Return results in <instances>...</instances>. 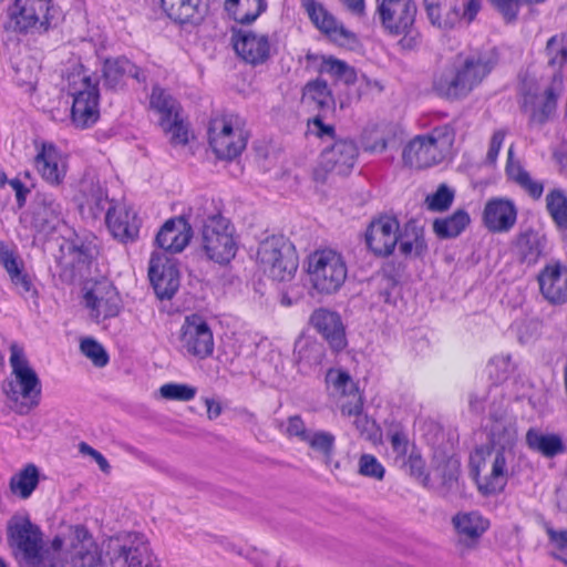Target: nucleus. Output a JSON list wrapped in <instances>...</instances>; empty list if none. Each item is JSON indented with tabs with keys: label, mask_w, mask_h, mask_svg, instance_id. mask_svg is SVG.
<instances>
[{
	"label": "nucleus",
	"mask_w": 567,
	"mask_h": 567,
	"mask_svg": "<svg viewBox=\"0 0 567 567\" xmlns=\"http://www.w3.org/2000/svg\"><path fill=\"white\" fill-rule=\"evenodd\" d=\"M193 237L190 225L184 218L167 220L156 236L157 245L165 251L181 252Z\"/></svg>",
	"instance_id": "nucleus-31"
},
{
	"label": "nucleus",
	"mask_w": 567,
	"mask_h": 567,
	"mask_svg": "<svg viewBox=\"0 0 567 567\" xmlns=\"http://www.w3.org/2000/svg\"><path fill=\"white\" fill-rule=\"evenodd\" d=\"M388 147H391V140L380 137V133L373 141L368 138L364 144V150L371 153H382Z\"/></svg>",
	"instance_id": "nucleus-62"
},
{
	"label": "nucleus",
	"mask_w": 567,
	"mask_h": 567,
	"mask_svg": "<svg viewBox=\"0 0 567 567\" xmlns=\"http://www.w3.org/2000/svg\"><path fill=\"white\" fill-rule=\"evenodd\" d=\"M225 10L241 24H250L267 10L266 0H225Z\"/></svg>",
	"instance_id": "nucleus-34"
},
{
	"label": "nucleus",
	"mask_w": 567,
	"mask_h": 567,
	"mask_svg": "<svg viewBox=\"0 0 567 567\" xmlns=\"http://www.w3.org/2000/svg\"><path fill=\"white\" fill-rule=\"evenodd\" d=\"M161 3L167 17L179 24L198 25L208 11L203 0H161Z\"/></svg>",
	"instance_id": "nucleus-30"
},
{
	"label": "nucleus",
	"mask_w": 567,
	"mask_h": 567,
	"mask_svg": "<svg viewBox=\"0 0 567 567\" xmlns=\"http://www.w3.org/2000/svg\"><path fill=\"white\" fill-rule=\"evenodd\" d=\"M403 37L399 41V45L403 50H413L420 43L419 34L413 31V27L408 31L402 33Z\"/></svg>",
	"instance_id": "nucleus-64"
},
{
	"label": "nucleus",
	"mask_w": 567,
	"mask_h": 567,
	"mask_svg": "<svg viewBox=\"0 0 567 567\" xmlns=\"http://www.w3.org/2000/svg\"><path fill=\"white\" fill-rule=\"evenodd\" d=\"M158 392L164 400L188 402L195 398L197 389L183 383H165Z\"/></svg>",
	"instance_id": "nucleus-52"
},
{
	"label": "nucleus",
	"mask_w": 567,
	"mask_h": 567,
	"mask_svg": "<svg viewBox=\"0 0 567 567\" xmlns=\"http://www.w3.org/2000/svg\"><path fill=\"white\" fill-rule=\"evenodd\" d=\"M431 22L443 29H450L461 20L463 0H424Z\"/></svg>",
	"instance_id": "nucleus-33"
},
{
	"label": "nucleus",
	"mask_w": 567,
	"mask_h": 567,
	"mask_svg": "<svg viewBox=\"0 0 567 567\" xmlns=\"http://www.w3.org/2000/svg\"><path fill=\"white\" fill-rule=\"evenodd\" d=\"M547 535L548 555L567 567V528L556 529L551 525H545Z\"/></svg>",
	"instance_id": "nucleus-46"
},
{
	"label": "nucleus",
	"mask_w": 567,
	"mask_h": 567,
	"mask_svg": "<svg viewBox=\"0 0 567 567\" xmlns=\"http://www.w3.org/2000/svg\"><path fill=\"white\" fill-rule=\"evenodd\" d=\"M231 43L236 53L252 65L265 63L271 55V43L267 34L233 30Z\"/></svg>",
	"instance_id": "nucleus-22"
},
{
	"label": "nucleus",
	"mask_w": 567,
	"mask_h": 567,
	"mask_svg": "<svg viewBox=\"0 0 567 567\" xmlns=\"http://www.w3.org/2000/svg\"><path fill=\"white\" fill-rule=\"evenodd\" d=\"M517 210L513 202L505 198L489 199L483 212V221L493 233L508 231L516 223Z\"/></svg>",
	"instance_id": "nucleus-29"
},
{
	"label": "nucleus",
	"mask_w": 567,
	"mask_h": 567,
	"mask_svg": "<svg viewBox=\"0 0 567 567\" xmlns=\"http://www.w3.org/2000/svg\"><path fill=\"white\" fill-rule=\"evenodd\" d=\"M99 561L92 537L84 528L75 527L53 539L45 549L44 567H97Z\"/></svg>",
	"instance_id": "nucleus-3"
},
{
	"label": "nucleus",
	"mask_w": 567,
	"mask_h": 567,
	"mask_svg": "<svg viewBox=\"0 0 567 567\" xmlns=\"http://www.w3.org/2000/svg\"><path fill=\"white\" fill-rule=\"evenodd\" d=\"M301 6L315 27L332 42L349 49L358 44L355 33L346 29L322 3L316 0H301Z\"/></svg>",
	"instance_id": "nucleus-16"
},
{
	"label": "nucleus",
	"mask_w": 567,
	"mask_h": 567,
	"mask_svg": "<svg viewBox=\"0 0 567 567\" xmlns=\"http://www.w3.org/2000/svg\"><path fill=\"white\" fill-rule=\"evenodd\" d=\"M399 250L405 257L416 258L426 251V243L424 239V230L413 223L404 226L402 233L399 231Z\"/></svg>",
	"instance_id": "nucleus-36"
},
{
	"label": "nucleus",
	"mask_w": 567,
	"mask_h": 567,
	"mask_svg": "<svg viewBox=\"0 0 567 567\" xmlns=\"http://www.w3.org/2000/svg\"><path fill=\"white\" fill-rule=\"evenodd\" d=\"M79 451L81 454L92 457L104 474H110L111 466L107 460L99 451L84 442L79 444Z\"/></svg>",
	"instance_id": "nucleus-57"
},
{
	"label": "nucleus",
	"mask_w": 567,
	"mask_h": 567,
	"mask_svg": "<svg viewBox=\"0 0 567 567\" xmlns=\"http://www.w3.org/2000/svg\"><path fill=\"white\" fill-rule=\"evenodd\" d=\"M509 451L504 447L482 446L470 458V467L477 491L484 496L502 493L509 477Z\"/></svg>",
	"instance_id": "nucleus-6"
},
{
	"label": "nucleus",
	"mask_w": 567,
	"mask_h": 567,
	"mask_svg": "<svg viewBox=\"0 0 567 567\" xmlns=\"http://www.w3.org/2000/svg\"><path fill=\"white\" fill-rule=\"evenodd\" d=\"M303 270L310 289L321 296L338 292L348 276L344 257L332 248H320L310 252L303 261Z\"/></svg>",
	"instance_id": "nucleus-4"
},
{
	"label": "nucleus",
	"mask_w": 567,
	"mask_h": 567,
	"mask_svg": "<svg viewBox=\"0 0 567 567\" xmlns=\"http://www.w3.org/2000/svg\"><path fill=\"white\" fill-rule=\"evenodd\" d=\"M453 197V192L447 186L441 185L435 193L426 196L425 203L431 210H444L451 206Z\"/></svg>",
	"instance_id": "nucleus-54"
},
{
	"label": "nucleus",
	"mask_w": 567,
	"mask_h": 567,
	"mask_svg": "<svg viewBox=\"0 0 567 567\" xmlns=\"http://www.w3.org/2000/svg\"><path fill=\"white\" fill-rule=\"evenodd\" d=\"M311 327L329 343L331 349L340 351L346 348L344 326L340 316L326 308L316 309L309 319Z\"/></svg>",
	"instance_id": "nucleus-25"
},
{
	"label": "nucleus",
	"mask_w": 567,
	"mask_h": 567,
	"mask_svg": "<svg viewBox=\"0 0 567 567\" xmlns=\"http://www.w3.org/2000/svg\"><path fill=\"white\" fill-rule=\"evenodd\" d=\"M156 110L159 125L173 146H186L194 138L188 122L178 109Z\"/></svg>",
	"instance_id": "nucleus-32"
},
{
	"label": "nucleus",
	"mask_w": 567,
	"mask_h": 567,
	"mask_svg": "<svg viewBox=\"0 0 567 567\" xmlns=\"http://www.w3.org/2000/svg\"><path fill=\"white\" fill-rule=\"evenodd\" d=\"M330 398L339 406L342 415L357 414L363 408L359 388L351 375L341 369H330L326 374Z\"/></svg>",
	"instance_id": "nucleus-15"
},
{
	"label": "nucleus",
	"mask_w": 567,
	"mask_h": 567,
	"mask_svg": "<svg viewBox=\"0 0 567 567\" xmlns=\"http://www.w3.org/2000/svg\"><path fill=\"white\" fill-rule=\"evenodd\" d=\"M542 295L550 303H563L567 300V266L554 262L544 267L538 275Z\"/></svg>",
	"instance_id": "nucleus-28"
},
{
	"label": "nucleus",
	"mask_w": 567,
	"mask_h": 567,
	"mask_svg": "<svg viewBox=\"0 0 567 567\" xmlns=\"http://www.w3.org/2000/svg\"><path fill=\"white\" fill-rule=\"evenodd\" d=\"M54 0H14L8 8V30L27 33L39 25L44 31L51 28L59 19L60 11L53 4Z\"/></svg>",
	"instance_id": "nucleus-9"
},
{
	"label": "nucleus",
	"mask_w": 567,
	"mask_h": 567,
	"mask_svg": "<svg viewBox=\"0 0 567 567\" xmlns=\"http://www.w3.org/2000/svg\"><path fill=\"white\" fill-rule=\"evenodd\" d=\"M287 432L291 436H296L301 441H306L309 433L303 421L299 416H291L288 420Z\"/></svg>",
	"instance_id": "nucleus-59"
},
{
	"label": "nucleus",
	"mask_w": 567,
	"mask_h": 567,
	"mask_svg": "<svg viewBox=\"0 0 567 567\" xmlns=\"http://www.w3.org/2000/svg\"><path fill=\"white\" fill-rule=\"evenodd\" d=\"M307 134L319 138L332 137L334 134V125L328 121L323 114H318L308 120Z\"/></svg>",
	"instance_id": "nucleus-55"
},
{
	"label": "nucleus",
	"mask_w": 567,
	"mask_h": 567,
	"mask_svg": "<svg viewBox=\"0 0 567 567\" xmlns=\"http://www.w3.org/2000/svg\"><path fill=\"white\" fill-rule=\"evenodd\" d=\"M200 250L218 265H227L236 256L237 243L230 221L221 216L210 217L203 227Z\"/></svg>",
	"instance_id": "nucleus-10"
},
{
	"label": "nucleus",
	"mask_w": 567,
	"mask_h": 567,
	"mask_svg": "<svg viewBox=\"0 0 567 567\" xmlns=\"http://www.w3.org/2000/svg\"><path fill=\"white\" fill-rule=\"evenodd\" d=\"M546 208L557 227H567V197L560 190L547 194Z\"/></svg>",
	"instance_id": "nucleus-49"
},
{
	"label": "nucleus",
	"mask_w": 567,
	"mask_h": 567,
	"mask_svg": "<svg viewBox=\"0 0 567 567\" xmlns=\"http://www.w3.org/2000/svg\"><path fill=\"white\" fill-rule=\"evenodd\" d=\"M497 64L493 50L460 54L454 71L443 72L434 81L435 92L447 99L468 94L492 72Z\"/></svg>",
	"instance_id": "nucleus-1"
},
{
	"label": "nucleus",
	"mask_w": 567,
	"mask_h": 567,
	"mask_svg": "<svg viewBox=\"0 0 567 567\" xmlns=\"http://www.w3.org/2000/svg\"><path fill=\"white\" fill-rule=\"evenodd\" d=\"M358 156V148L351 141L341 140L322 151L315 175L323 179L324 175H348L354 166Z\"/></svg>",
	"instance_id": "nucleus-19"
},
{
	"label": "nucleus",
	"mask_w": 567,
	"mask_h": 567,
	"mask_svg": "<svg viewBox=\"0 0 567 567\" xmlns=\"http://www.w3.org/2000/svg\"><path fill=\"white\" fill-rule=\"evenodd\" d=\"M504 132L498 131L495 132L491 138L489 147L487 152V161L489 163H494L496 161V157L499 153V150L502 147L503 141H504Z\"/></svg>",
	"instance_id": "nucleus-61"
},
{
	"label": "nucleus",
	"mask_w": 567,
	"mask_h": 567,
	"mask_svg": "<svg viewBox=\"0 0 567 567\" xmlns=\"http://www.w3.org/2000/svg\"><path fill=\"white\" fill-rule=\"evenodd\" d=\"M527 445L546 457H554L565 452V444L557 434H545L538 430H529L526 434Z\"/></svg>",
	"instance_id": "nucleus-41"
},
{
	"label": "nucleus",
	"mask_w": 567,
	"mask_h": 567,
	"mask_svg": "<svg viewBox=\"0 0 567 567\" xmlns=\"http://www.w3.org/2000/svg\"><path fill=\"white\" fill-rule=\"evenodd\" d=\"M0 264L4 267L11 282L20 292L25 293L32 289V282L29 275L24 271L23 261L13 250L1 249Z\"/></svg>",
	"instance_id": "nucleus-35"
},
{
	"label": "nucleus",
	"mask_w": 567,
	"mask_h": 567,
	"mask_svg": "<svg viewBox=\"0 0 567 567\" xmlns=\"http://www.w3.org/2000/svg\"><path fill=\"white\" fill-rule=\"evenodd\" d=\"M133 70V63L126 58H116L113 60H106L103 66V78L105 84L111 89L118 87L125 76H127V71Z\"/></svg>",
	"instance_id": "nucleus-47"
},
{
	"label": "nucleus",
	"mask_w": 567,
	"mask_h": 567,
	"mask_svg": "<svg viewBox=\"0 0 567 567\" xmlns=\"http://www.w3.org/2000/svg\"><path fill=\"white\" fill-rule=\"evenodd\" d=\"M112 551L113 567H147V545L137 537L112 538L107 544Z\"/></svg>",
	"instance_id": "nucleus-27"
},
{
	"label": "nucleus",
	"mask_w": 567,
	"mask_h": 567,
	"mask_svg": "<svg viewBox=\"0 0 567 567\" xmlns=\"http://www.w3.org/2000/svg\"><path fill=\"white\" fill-rule=\"evenodd\" d=\"M106 226L121 243L133 241L140 231V219L133 207L126 204L112 206L106 214Z\"/></svg>",
	"instance_id": "nucleus-26"
},
{
	"label": "nucleus",
	"mask_w": 567,
	"mask_h": 567,
	"mask_svg": "<svg viewBox=\"0 0 567 567\" xmlns=\"http://www.w3.org/2000/svg\"><path fill=\"white\" fill-rule=\"evenodd\" d=\"M34 168L48 184L59 186L68 173V155L53 143L35 141Z\"/></svg>",
	"instance_id": "nucleus-18"
},
{
	"label": "nucleus",
	"mask_w": 567,
	"mask_h": 567,
	"mask_svg": "<svg viewBox=\"0 0 567 567\" xmlns=\"http://www.w3.org/2000/svg\"><path fill=\"white\" fill-rule=\"evenodd\" d=\"M52 118L75 128H87L100 118L99 109H52Z\"/></svg>",
	"instance_id": "nucleus-38"
},
{
	"label": "nucleus",
	"mask_w": 567,
	"mask_h": 567,
	"mask_svg": "<svg viewBox=\"0 0 567 567\" xmlns=\"http://www.w3.org/2000/svg\"><path fill=\"white\" fill-rule=\"evenodd\" d=\"M506 174L508 178L525 188L530 196L537 198L542 195L543 186L537 182L532 181L528 173L522 167L520 163L513 157L512 147L507 153Z\"/></svg>",
	"instance_id": "nucleus-43"
},
{
	"label": "nucleus",
	"mask_w": 567,
	"mask_h": 567,
	"mask_svg": "<svg viewBox=\"0 0 567 567\" xmlns=\"http://www.w3.org/2000/svg\"><path fill=\"white\" fill-rule=\"evenodd\" d=\"M545 53L553 73L561 72L567 61V35L564 33L553 35L547 41Z\"/></svg>",
	"instance_id": "nucleus-45"
},
{
	"label": "nucleus",
	"mask_w": 567,
	"mask_h": 567,
	"mask_svg": "<svg viewBox=\"0 0 567 567\" xmlns=\"http://www.w3.org/2000/svg\"><path fill=\"white\" fill-rule=\"evenodd\" d=\"M178 350L184 357L205 360L214 353V334L204 318L197 315L185 317L177 332Z\"/></svg>",
	"instance_id": "nucleus-11"
},
{
	"label": "nucleus",
	"mask_w": 567,
	"mask_h": 567,
	"mask_svg": "<svg viewBox=\"0 0 567 567\" xmlns=\"http://www.w3.org/2000/svg\"><path fill=\"white\" fill-rule=\"evenodd\" d=\"M350 416H354V426L357 430L361 433H368L371 434L372 430L374 429L375 424L373 421H371L367 415L362 414V410L359 411L357 414H351Z\"/></svg>",
	"instance_id": "nucleus-63"
},
{
	"label": "nucleus",
	"mask_w": 567,
	"mask_h": 567,
	"mask_svg": "<svg viewBox=\"0 0 567 567\" xmlns=\"http://www.w3.org/2000/svg\"><path fill=\"white\" fill-rule=\"evenodd\" d=\"M148 277L161 299L172 298L179 287V272L176 262L164 252L152 255Z\"/></svg>",
	"instance_id": "nucleus-21"
},
{
	"label": "nucleus",
	"mask_w": 567,
	"mask_h": 567,
	"mask_svg": "<svg viewBox=\"0 0 567 567\" xmlns=\"http://www.w3.org/2000/svg\"><path fill=\"white\" fill-rule=\"evenodd\" d=\"M359 473L363 476L382 480L384 467L373 455L363 454L359 460Z\"/></svg>",
	"instance_id": "nucleus-56"
},
{
	"label": "nucleus",
	"mask_w": 567,
	"mask_h": 567,
	"mask_svg": "<svg viewBox=\"0 0 567 567\" xmlns=\"http://www.w3.org/2000/svg\"><path fill=\"white\" fill-rule=\"evenodd\" d=\"M491 3L507 19L516 18L522 0H489Z\"/></svg>",
	"instance_id": "nucleus-58"
},
{
	"label": "nucleus",
	"mask_w": 567,
	"mask_h": 567,
	"mask_svg": "<svg viewBox=\"0 0 567 567\" xmlns=\"http://www.w3.org/2000/svg\"><path fill=\"white\" fill-rule=\"evenodd\" d=\"M417 8L414 0H377L375 14L390 34L401 35L415 22Z\"/></svg>",
	"instance_id": "nucleus-17"
},
{
	"label": "nucleus",
	"mask_w": 567,
	"mask_h": 567,
	"mask_svg": "<svg viewBox=\"0 0 567 567\" xmlns=\"http://www.w3.org/2000/svg\"><path fill=\"white\" fill-rule=\"evenodd\" d=\"M66 92L72 97V106H97L100 97L97 81L92 80L81 63L73 66L66 76Z\"/></svg>",
	"instance_id": "nucleus-24"
},
{
	"label": "nucleus",
	"mask_w": 567,
	"mask_h": 567,
	"mask_svg": "<svg viewBox=\"0 0 567 567\" xmlns=\"http://www.w3.org/2000/svg\"><path fill=\"white\" fill-rule=\"evenodd\" d=\"M456 547L463 556L477 548L491 523L477 511L458 512L451 518Z\"/></svg>",
	"instance_id": "nucleus-14"
},
{
	"label": "nucleus",
	"mask_w": 567,
	"mask_h": 567,
	"mask_svg": "<svg viewBox=\"0 0 567 567\" xmlns=\"http://www.w3.org/2000/svg\"><path fill=\"white\" fill-rule=\"evenodd\" d=\"M250 131L247 120L238 112L215 110L207 123V141L214 155L220 161H234L246 150Z\"/></svg>",
	"instance_id": "nucleus-2"
},
{
	"label": "nucleus",
	"mask_w": 567,
	"mask_h": 567,
	"mask_svg": "<svg viewBox=\"0 0 567 567\" xmlns=\"http://www.w3.org/2000/svg\"><path fill=\"white\" fill-rule=\"evenodd\" d=\"M80 348L82 353L92 361L97 368H103L109 362V355L101 343L92 338L81 340Z\"/></svg>",
	"instance_id": "nucleus-53"
},
{
	"label": "nucleus",
	"mask_w": 567,
	"mask_h": 567,
	"mask_svg": "<svg viewBox=\"0 0 567 567\" xmlns=\"http://www.w3.org/2000/svg\"><path fill=\"white\" fill-rule=\"evenodd\" d=\"M257 259L264 272L278 281L290 280L298 268L296 249L284 236H271L262 240Z\"/></svg>",
	"instance_id": "nucleus-8"
},
{
	"label": "nucleus",
	"mask_w": 567,
	"mask_h": 567,
	"mask_svg": "<svg viewBox=\"0 0 567 567\" xmlns=\"http://www.w3.org/2000/svg\"><path fill=\"white\" fill-rule=\"evenodd\" d=\"M302 102L315 106H329L333 103L327 82L322 80L309 82L303 89Z\"/></svg>",
	"instance_id": "nucleus-48"
},
{
	"label": "nucleus",
	"mask_w": 567,
	"mask_h": 567,
	"mask_svg": "<svg viewBox=\"0 0 567 567\" xmlns=\"http://www.w3.org/2000/svg\"><path fill=\"white\" fill-rule=\"evenodd\" d=\"M39 476L38 467L34 464H27L10 478L11 493L22 499L29 498L39 484Z\"/></svg>",
	"instance_id": "nucleus-39"
},
{
	"label": "nucleus",
	"mask_w": 567,
	"mask_h": 567,
	"mask_svg": "<svg viewBox=\"0 0 567 567\" xmlns=\"http://www.w3.org/2000/svg\"><path fill=\"white\" fill-rule=\"evenodd\" d=\"M317 453L329 460L334 450L336 437L326 431L310 432L305 441Z\"/></svg>",
	"instance_id": "nucleus-51"
},
{
	"label": "nucleus",
	"mask_w": 567,
	"mask_h": 567,
	"mask_svg": "<svg viewBox=\"0 0 567 567\" xmlns=\"http://www.w3.org/2000/svg\"><path fill=\"white\" fill-rule=\"evenodd\" d=\"M470 223V216L464 210H457L445 218H437L433 221L434 234L442 238H453L458 236Z\"/></svg>",
	"instance_id": "nucleus-42"
},
{
	"label": "nucleus",
	"mask_w": 567,
	"mask_h": 567,
	"mask_svg": "<svg viewBox=\"0 0 567 567\" xmlns=\"http://www.w3.org/2000/svg\"><path fill=\"white\" fill-rule=\"evenodd\" d=\"M522 93L525 95V104L536 106H556L564 92V76L561 72H555L550 79L539 84L536 79L526 76L522 82Z\"/></svg>",
	"instance_id": "nucleus-23"
},
{
	"label": "nucleus",
	"mask_w": 567,
	"mask_h": 567,
	"mask_svg": "<svg viewBox=\"0 0 567 567\" xmlns=\"http://www.w3.org/2000/svg\"><path fill=\"white\" fill-rule=\"evenodd\" d=\"M11 379L4 389L7 398L13 403V410L28 414L37 408L41 399V381L25 358L23 350L17 344L10 347Z\"/></svg>",
	"instance_id": "nucleus-5"
},
{
	"label": "nucleus",
	"mask_w": 567,
	"mask_h": 567,
	"mask_svg": "<svg viewBox=\"0 0 567 567\" xmlns=\"http://www.w3.org/2000/svg\"><path fill=\"white\" fill-rule=\"evenodd\" d=\"M307 59L320 60L318 68L319 73L329 74L337 81L346 84L354 83L357 80V72L354 68L349 65L346 61L339 60L332 55H307Z\"/></svg>",
	"instance_id": "nucleus-37"
},
{
	"label": "nucleus",
	"mask_w": 567,
	"mask_h": 567,
	"mask_svg": "<svg viewBox=\"0 0 567 567\" xmlns=\"http://www.w3.org/2000/svg\"><path fill=\"white\" fill-rule=\"evenodd\" d=\"M83 305L91 319L96 322L116 317L121 310V299L114 286L107 280L86 284Z\"/></svg>",
	"instance_id": "nucleus-13"
},
{
	"label": "nucleus",
	"mask_w": 567,
	"mask_h": 567,
	"mask_svg": "<svg viewBox=\"0 0 567 567\" xmlns=\"http://www.w3.org/2000/svg\"><path fill=\"white\" fill-rule=\"evenodd\" d=\"M400 224L391 216L373 219L365 230V244L375 256L385 257L393 252L399 241Z\"/></svg>",
	"instance_id": "nucleus-20"
},
{
	"label": "nucleus",
	"mask_w": 567,
	"mask_h": 567,
	"mask_svg": "<svg viewBox=\"0 0 567 567\" xmlns=\"http://www.w3.org/2000/svg\"><path fill=\"white\" fill-rule=\"evenodd\" d=\"M452 142V135L445 130H434L427 135H417L402 150L403 165L414 169L437 165L449 155Z\"/></svg>",
	"instance_id": "nucleus-7"
},
{
	"label": "nucleus",
	"mask_w": 567,
	"mask_h": 567,
	"mask_svg": "<svg viewBox=\"0 0 567 567\" xmlns=\"http://www.w3.org/2000/svg\"><path fill=\"white\" fill-rule=\"evenodd\" d=\"M543 239L535 231H526L516 240L517 255L523 262L533 265L537 262L543 251Z\"/></svg>",
	"instance_id": "nucleus-44"
},
{
	"label": "nucleus",
	"mask_w": 567,
	"mask_h": 567,
	"mask_svg": "<svg viewBox=\"0 0 567 567\" xmlns=\"http://www.w3.org/2000/svg\"><path fill=\"white\" fill-rule=\"evenodd\" d=\"M84 202L82 205L87 206L94 216L100 214L107 200V194L102 185L97 184H84L83 185Z\"/></svg>",
	"instance_id": "nucleus-50"
},
{
	"label": "nucleus",
	"mask_w": 567,
	"mask_h": 567,
	"mask_svg": "<svg viewBox=\"0 0 567 567\" xmlns=\"http://www.w3.org/2000/svg\"><path fill=\"white\" fill-rule=\"evenodd\" d=\"M8 539L25 561L34 567H44L45 550L39 528L27 516L16 515L8 522Z\"/></svg>",
	"instance_id": "nucleus-12"
},
{
	"label": "nucleus",
	"mask_w": 567,
	"mask_h": 567,
	"mask_svg": "<svg viewBox=\"0 0 567 567\" xmlns=\"http://www.w3.org/2000/svg\"><path fill=\"white\" fill-rule=\"evenodd\" d=\"M150 106H173V97L164 89L155 85L152 90Z\"/></svg>",
	"instance_id": "nucleus-60"
},
{
	"label": "nucleus",
	"mask_w": 567,
	"mask_h": 567,
	"mask_svg": "<svg viewBox=\"0 0 567 567\" xmlns=\"http://www.w3.org/2000/svg\"><path fill=\"white\" fill-rule=\"evenodd\" d=\"M61 216V206L51 195L38 197L33 210L32 223L34 227L43 229L54 225Z\"/></svg>",
	"instance_id": "nucleus-40"
}]
</instances>
